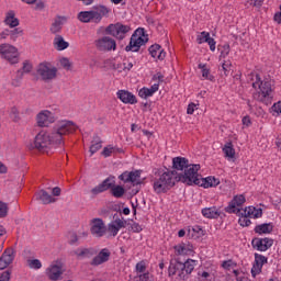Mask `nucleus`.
Here are the masks:
<instances>
[{
	"label": "nucleus",
	"instance_id": "obj_17",
	"mask_svg": "<svg viewBox=\"0 0 281 281\" xmlns=\"http://www.w3.org/2000/svg\"><path fill=\"white\" fill-rule=\"evenodd\" d=\"M254 249L257 251H267L273 247V239L266 237V238H254L251 241Z\"/></svg>",
	"mask_w": 281,
	"mask_h": 281
},
{
	"label": "nucleus",
	"instance_id": "obj_5",
	"mask_svg": "<svg viewBox=\"0 0 281 281\" xmlns=\"http://www.w3.org/2000/svg\"><path fill=\"white\" fill-rule=\"evenodd\" d=\"M196 267V260L188 259L186 262H180L175 259L170 261L169 265V276H178L180 280L188 281L190 280V274L194 271Z\"/></svg>",
	"mask_w": 281,
	"mask_h": 281
},
{
	"label": "nucleus",
	"instance_id": "obj_40",
	"mask_svg": "<svg viewBox=\"0 0 281 281\" xmlns=\"http://www.w3.org/2000/svg\"><path fill=\"white\" fill-rule=\"evenodd\" d=\"M9 117L14 122L15 124L21 122V113L19 112L18 106H12L10 109Z\"/></svg>",
	"mask_w": 281,
	"mask_h": 281
},
{
	"label": "nucleus",
	"instance_id": "obj_46",
	"mask_svg": "<svg viewBox=\"0 0 281 281\" xmlns=\"http://www.w3.org/2000/svg\"><path fill=\"white\" fill-rule=\"evenodd\" d=\"M220 71L224 74V76H229V74H232V64L229 61L223 63Z\"/></svg>",
	"mask_w": 281,
	"mask_h": 281
},
{
	"label": "nucleus",
	"instance_id": "obj_19",
	"mask_svg": "<svg viewBox=\"0 0 281 281\" xmlns=\"http://www.w3.org/2000/svg\"><path fill=\"white\" fill-rule=\"evenodd\" d=\"M111 258V250L108 248H103L100 250V252L93 257V259L90 261L91 267H100V265H104V262H109V259Z\"/></svg>",
	"mask_w": 281,
	"mask_h": 281
},
{
	"label": "nucleus",
	"instance_id": "obj_10",
	"mask_svg": "<svg viewBox=\"0 0 281 281\" xmlns=\"http://www.w3.org/2000/svg\"><path fill=\"white\" fill-rule=\"evenodd\" d=\"M144 36V29L136 30L130 40V44L125 47L127 52H139L142 45H146L148 43V38L142 37Z\"/></svg>",
	"mask_w": 281,
	"mask_h": 281
},
{
	"label": "nucleus",
	"instance_id": "obj_43",
	"mask_svg": "<svg viewBox=\"0 0 281 281\" xmlns=\"http://www.w3.org/2000/svg\"><path fill=\"white\" fill-rule=\"evenodd\" d=\"M260 273H262V265L255 259V263L251 268V276L252 278H256L257 276H260Z\"/></svg>",
	"mask_w": 281,
	"mask_h": 281
},
{
	"label": "nucleus",
	"instance_id": "obj_56",
	"mask_svg": "<svg viewBox=\"0 0 281 281\" xmlns=\"http://www.w3.org/2000/svg\"><path fill=\"white\" fill-rule=\"evenodd\" d=\"M140 281H151L153 280V276L150 274V272H143L142 274L138 276Z\"/></svg>",
	"mask_w": 281,
	"mask_h": 281
},
{
	"label": "nucleus",
	"instance_id": "obj_27",
	"mask_svg": "<svg viewBox=\"0 0 281 281\" xmlns=\"http://www.w3.org/2000/svg\"><path fill=\"white\" fill-rule=\"evenodd\" d=\"M19 19L16 18V13L13 10H10L5 13L4 24L9 27H19Z\"/></svg>",
	"mask_w": 281,
	"mask_h": 281
},
{
	"label": "nucleus",
	"instance_id": "obj_8",
	"mask_svg": "<svg viewBox=\"0 0 281 281\" xmlns=\"http://www.w3.org/2000/svg\"><path fill=\"white\" fill-rule=\"evenodd\" d=\"M36 72L41 80H44V82H49V80H55L58 69L50 63L44 61L37 66Z\"/></svg>",
	"mask_w": 281,
	"mask_h": 281
},
{
	"label": "nucleus",
	"instance_id": "obj_49",
	"mask_svg": "<svg viewBox=\"0 0 281 281\" xmlns=\"http://www.w3.org/2000/svg\"><path fill=\"white\" fill-rule=\"evenodd\" d=\"M8 203L0 201V218H5L8 216Z\"/></svg>",
	"mask_w": 281,
	"mask_h": 281
},
{
	"label": "nucleus",
	"instance_id": "obj_28",
	"mask_svg": "<svg viewBox=\"0 0 281 281\" xmlns=\"http://www.w3.org/2000/svg\"><path fill=\"white\" fill-rule=\"evenodd\" d=\"M255 234H259V236H262V234H271L273 232V224L272 223H265L259 224L254 229Z\"/></svg>",
	"mask_w": 281,
	"mask_h": 281
},
{
	"label": "nucleus",
	"instance_id": "obj_4",
	"mask_svg": "<svg viewBox=\"0 0 281 281\" xmlns=\"http://www.w3.org/2000/svg\"><path fill=\"white\" fill-rule=\"evenodd\" d=\"M182 177H186V173H177V171H165L156 175L153 183L154 192H156V194H166L168 190L175 188L178 181L183 183Z\"/></svg>",
	"mask_w": 281,
	"mask_h": 281
},
{
	"label": "nucleus",
	"instance_id": "obj_57",
	"mask_svg": "<svg viewBox=\"0 0 281 281\" xmlns=\"http://www.w3.org/2000/svg\"><path fill=\"white\" fill-rule=\"evenodd\" d=\"M273 113H277V115H280L281 113V101L274 103L271 108Z\"/></svg>",
	"mask_w": 281,
	"mask_h": 281
},
{
	"label": "nucleus",
	"instance_id": "obj_29",
	"mask_svg": "<svg viewBox=\"0 0 281 281\" xmlns=\"http://www.w3.org/2000/svg\"><path fill=\"white\" fill-rule=\"evenodd\" d=\"M101 148H102V138H100L98 134H94L91 140L89 153L90 155H95V153H98V150H100Z\"/></svg>",
	"mask_w": 281,
	"mask_h": 281
},
{
	"label": "nucleus",
	"instance_id": "obj_24",
	"mask_svg": "<svg viewBox=\"0 0 281 281\" xmlns=\"http://www.w3.org/2000/svg\"><path fill=\"white\" fill-rule=\"evenodd\" d=\"M116 95L124 104H137V98L126 90H119Z\"/></svg>",
	"mask_w": 281,
	"mask_h": 281
},
{
	"label": "nucleus",
	"instance_id": "obj_16",
	"mask_svg": "<svg viewBox=\"0 0 281 281\" xmlns=\"http://www.w3.org/2000/svg\"><path fill=\"white\" fill-rule=\"evenodd\" d=\"M95 46L100 52H111V49L115 50L117 44L115 43V40H113L112 37L104 36L95 41Z\"/></svg>",
	"mask_w": 281,
	"mask_h": 281
},
{
	"label": "nucleus",
	"instance_id": "obj_31",
	"mask_svg": "<svg viewBox=\"0 0 281 281\" xmlns=\"http://www.w3.org/2000/svg\"><path fill=\"white\" fill-rule=\"evenodd\" d=\"M202 215L205 218H218V216H221V213H218V209H216V206H211L203 209Z\"/></svg>",
	"mask_w": 281,
	"mask_h": 281
},
{
	"label": "nucleus",
	"instance_id": "obj_1",
	"mask_svg": "<svg viewBox=\"0 0 281 281\" xmlns=\"http://www.w3.org/2000/svg\"><path fill=\"white\" fill-rule=\"evenodd\" d=\"M78 126L71 121H61L57 123L50 134L47 132H40L33 143L30 144V148H35L40 153H48L52 148V144H63V137L76 133Z\"/></svg>",
	"mask_w": 281,
	"mask_h": 281
},
{
	"label": "nucleus",
	"instance_id": "obj_44",
	"mask_svg": "<svg viewBox=\"0 0 281 281\" xmlns=\"http://www.w3.org/2000/svg\"><path fill=\"white\" fill-rule=\"evenodd\" d=\"M9 36H10L11 41H16V38H19L20 36H23V30H21L19 27L9 30Z\"/></svg>",
	"mask_w": 281,
	"mask_h": 281
},
{
	"label": "nucleus",
	"instance_id": "obj_55",
	"mask_svg": "<svg viewBox=\"0 0 281 281\" xmlns=\"http://www.w3.org/2000/svg\"><path fill=\"white\" fill-rule=\"evenodd\" d=\"M34 10L36 11H43L45 10V2L43 0H36V2L34 3Z\"/></svg>",
	"mask_w": 281,
	"mask_h": 281
},
{
	"label": "nucleus",
	"instance_id": "obj_34",
	"mask_svg": "<svg viewBox=\"0 0 281 281\" xmlns=\"http://www.w3.org/2000/svg\"><path fill=\"white\" fill-rule=\"evenodd\" d=\"M223 153L228 159H234V157H236V149H234V144H232V142L226 143L223 147Z\"/></svg>",
	"mask_w": 281,
	"mask_h": 281
},
{
	"label": "nucleus",
	"instance_id": "obj_9",
	"mask_svg": "<svg viewBox=\"0 0 281 281\" xmlns=\"http://www.w3.org/2000/svg\"><path fill=\"white\" fill-rule=\"evenodd\" d=\"M131 30L132 29L128 25H124L122 23H115V24H110L105 29V32L106 34L114 36V38H119V41H124V38H126V34H128Z\"/></svg>",
	"mask_w": 281,
	"mask_h": 281
},
{
	"label": "nucleus",
	"instance_id": "obj_3",
	"mask_svg": "<svg viewBox=\"0 0 281 281\" xmlns=\"http://www.w3.org/2000/svg\"><path fill=\"white\" fill-rule=\"evenodd\" d=\"M199 170H201V165H192L184 172V177L181 178L182 183L187 186H200V188H216L221 183L215 177L201 178Z\"/></svg>",
	"mask_w": 281,
	"mask_h": 281
},
{
	"label": "nucleus",
	"instance_id": "obj_52",
	"mask_svg": "<svg viewBox=\"0 0 281 281\" xmlns=\"http://www.w3.org/2000/svg\"><path fill=\"white\" fill-rule=\"evenodd\" d=\"M137 273H146V261H139L136 263Z\"/></svg>",
	"mask_w": 281,
	"mask_h": 281
},
{
	"label": "nucleus",
	"instance_id": "obj_18",
	"mask_svg": "<svg viewBox=\"0 0 281 281\" xmlns=\"http://www.w3.org/2000/svg\"><path fill=\"white\" fill-rule=\"evenodd\" d=\"M142 177V171L135 170V171H124L119 176L120 181H123L124 183H133L134 186H139V179Z\"/></svg>",
	"mask_w": 281,
	"mask_h": 281
},
{
	"label": "nucleus",
	"instance_id": "obj_51",
	"mask_svg": "<svg viewBox=\"0 0 281 281\" xmlns=\"http://www.w3.org/2000/svg\"><path fill=\"white\" fill-rule=\"evenodd\" d=\"M119 229H122L124 227H126V221L124 220V217L120 218H115V221L112 222Z\"/></svg>",
	"mask_w": 281,
	"mask_h": 281
},
{
	"label": "nucleus",
	"instance_id": "obj_15",
	"mask_svg": "<svg viewBox=\"0 0 281 281\" xmlns=\"http://www.w3.org/2000/svg\"><path fill=\"white\" fill-rule=\"evenodd\" d=\"M245 195H235L228 206H226L225 212L228 214H240L243 211L239 207L245 203Z\"/></svg>",
	"mask_w": 281,
	"mask_h": 281
},
{
	"label": "nucleus",
	"instance_id": "obj_23",
	"mask_svg": "<svg viewBox=\"0 0 281 281\" xmlns=\"http://www.w3.org/2000/svg\"><path fill=\"white\" fill-rule=\"evenodd\" d=\"M189 160L183 157H175L172 159V166L175 170H184L183 175H186L187 170H190L193 165H189Z\"/></svg>",
	"mask_w": 281,
	"mask_h": 281
},
{
	"label": "nucleus",
	"instance_id": "obj_12",
	"mask_svg": "<svg viewBox=\"0 0 281 281\" xmlns=\"http://www.w3.org/2000/svg\"><path fill=\"white\" fill-rule=\"evenodd\" d=\"M37 126L45 128L56 122V116L49 110H43L36 115Z\"/></svg>",
	"mask_w": 281,
	"mask_h": 281
},
{
	"label": "nucleus",
	"instance_id": "obj_14",
	"mask_svg": "<svg viewBox=\"0 0 281 281\" xmlns=\"http://www.w3.org/2000/svg\"><path fill=\"white\" fill-rule=\"evenodd\" d=\"M33 66L30 61L25 60L22 64V68L16 71L15 78L12 80L11 85L13 87H21V81L25 74H31Z\"/></svg>",
	"mask_w": 281,
	"mask_h": 281
},
{
	"label": "nucleus",
	"instance_id": "obj_2",
	"mask_svg": "<svg viewBox=\"0 0 281 281\" xmlns=\"http://www.w3.org/2000/svg\"><path fill=\"white\" fill-rule=\"evenodd\" d=\"M252 80V88L258 89L259 91L252 94L254 100L257 102H262L266 106H269L273 100V89L271 88V81L269 79L262 80L260 75L250 74Z\"/></svg>",
	"mask_w": 281,
	"mask_h": 281
},
{
	"label": "nucleus",
	"instance_id": "obj_41",
	"mask_svg": "<svg viewBox=\"0 0 281 281\" xmlns=\"http://www.w3.org/2000/svg\"><path fill=\"white\" fill-rule=\"evenodd\" d=\"M217 49L221 54L220 58H227V56H229V52H231L229 44L226 43L224 45H218Z\"/></svg>",
	"mask_w": 281,
	"mask_h": 281
},
{
	"label": "nucleus",
	"instance_id": "obj_11",
	"mask_svg": "<svg viewBox=\"0 0 281 281\" xmlns=\"http://www.w3.org/2000/svg\"><path fill=\"white\" fill-rule=\"evenodd\" d=\"M63 273H65V270L63 269V263H60V262L52 263L46 269V277L50 281L63 280Z\"/></svg>",
	"mask_w": 281,
	"mask_h": 281
},
{
	"label": "nucleus",
	"instance_id": "obj_64",
	"mask_svg": "<svg viewBox=\"0 0 281 281\" xmlns=\"http://www.w3.org/2000/svg\"><path fill=\"white\" fill-rule=\"evenodd\" d=\"M276 146L277 148H279V150H281V134L277 136Z\"/></svg>",
	"mask_w": 281,
	"mask_h": 281
},
{
	"label": "nucleus",
	"instance_id": "obj_6",
	"mask_svg": "<svg viewBox=\"0 0 281 281\" xmlns=\"http://www.w3.org/2000/svg\"><path fill=\"white\" fill-rule=\"evenodd\" d=\"M111 9L105 5L93 7L90 11H81L78 14V19L81 23H100L103 16H109Z\"/></svg>",
	"mask_w": 281,
	"mask_h": 281
},
{
	"label": "nucleus",
	"instance_id": "obj_45",
	"mask_svg": "<svg viewBox=\"0 0 281 281\" xmlns=\"http://www.w3.org/2000/svg\"><path fill=\"white\" fill-rule=\"evenodd\" d=\"M120 229L119 226H115L114 223H110L106 227V232L110 233V236H113V238H115V236H117V234L120 233Z\"/></svg>",
	"mask_w": 281,
	"mask_h": 281
},
{
	"label": "nucleus",
	"instance_id": "obj_13",
	"mask_svg": "<svg viewBox=\"0 0 281 281\" xmlns=\"http://www.w3.org/2000/svg\"><path fill=\"white\" fill-rule=\"evenodd\" d=\"M90 232L95 238H102V236L106 234V225H104V221H102V218H93L91 221Z\"/></svg>",
	"mask_w": 281,
	"mask_h": 281
},
{
	"label": "nucleus",
	"instance_id": "obj_30",
	"mask_svg": "<svg viewBox=\"0 0 281 281\" xmlns=\"http://www.w3.org/2000/svg\"><path fill=\"white\" fill-rule=\"evenodd\" d=\"M40 201H42L43 205H49V203H56V199L47 193L45 190H41L37 193Z\"/></svg>",
	"mask_w": 281,
	"mask_h": 281
},
{
	"label": "nucleus",
	"instance_id": "obj_53",
	"mask_svg": "<svg viewBox=\"0 0 281 281\" xmlns=\"http://www.w3.org/2000/svg\"><path fill=\"white\" fill-rule=\"evenodd\" d=\"M12 270H5L0 274V281H10Z\"/></svg>",
	"mask_w": 281,
	"mask_h": 281
},
{
	"label": "nucleus",
	"instance_id": "obj_50",
	"mask_svg": "<svg viewBox=\"0 0 281 281\" xmlns=\"http://www.w3.org/2000/svg\"><path fill=\"white\" fill-rule=\"evenodd\" d=\"M59 65L66 69L67 71H69V69H71V61H69V58L64 57L59 60Z\"/></svg>",
	"mask_w": 281,
	"mask_h": 281
},
{
	"label": "nucleus",
	"instance_id": "obj_26",
	"mask_svg": "<svg viewBox=\"0 0 281 281\" xmlns=\"http://www.w3.org/2000/svg\"><path fill=\"white\" fill-rule=\"evenodd\" d=\"M151 58H157V60H164L166 58V53L161 48V45L154 44L148 49Z\"/></svg>",
	"mask_w": 281,
	"mask_h": 281
},
{
	"label": "nucleus",
	"instance_id": "obj_59",
	"mask_svg": "<svg viewBox=\"0 0 281 281\" xmlns=\"http://www.w3.org/2000/svg\"><path fill=\"white\" fill-rule=\"evenodd\" d=\"M265 0H249L250 5L255 8H261Z\"/></svg>",
	"mask_w": 281,
	"mask_h": 281
},
{
	"label": "nucleus",
	"instance_id": "obj_21",
	"mask_svg": "<svg viewBox=\"0 0 281 281\" xmlns=\"http://www.w3.org/2000/svg\"><path fill=\"white\" fill-rule=\"evenodd\" d=\"M114 184V178H106L105 180L102 181V183L91 189V194H93V196H98V194H102V192L111 190V188H113Z\"/></svg>",
	"mask_w": 281,
	"mask_h": 281
},
{
	"label": "nucleus",
	"instance_id": "obj_33",
	"mask_svg": "<svg viewBox=\"0 0 281 281\" xmlns=\"http://www.w3.org/2000/svg\"><path fill=\"white\" fill-rule=\"evenodd\" d=\"M54 45L58 52H63L64 49H67V47H69V43L66 42L65 38H63V36L60 35L55 37Z\"/></svg>",
	"mask_w": 281,
	"mask_h": 281
},
{
	"label": "nucleus",
	"instance_id": "obj_60",
	"mask_svg": "<svg viewBox=\"0 0 281 281\" xmlns=\"http://www.w3.org/2000/svg\"><path fill=\"white\" fill-rule=\"evenodd\" d=\"M222 267H223V269L229 270V269H232V267H234V261H232V260L223 261Z\"/></svg>",
	"mask_w": 281,
	"mask_h": 281
},
{
	"label": "nucleus",
	"instance_id": "obj_35",
	"mask_svg": "<svg viewBox=\"0 0 281 281\" xmlns=\"http://www.w3.org/2000/svg\"><path fill=\"white\" fill-rule=\"evenodd\" d=\"M112 196H115V199H122L126 192L124 187L122 186H115V183L110 188Z\"/></svg>",
	"mask_w": 281,
	"mask_h": 281
},
{
	"label": "nucleus",
	"instance_id": "obj_42",
	"mask_svg": "<svg viewBox=\"0 0 281 281\" xmlns=\"http://www.w3.org/2000/svg\"><path fill=\"white\" fill-rule=\"evenodd\" d=\"M199 69L202 70V77L206 80H214L213 76H210V69L207 68V65L205 64H199Z\"/></svg>",
	"mask_w": 281,
	"mask_h": 281
},
{
	"label": "nucleus",
	"instance_id": "obj_61",
	"mask_svg": "<svg viewBox=\"0 0 281 281\" xmlns=\"http://www.w3.org/2000/svg\"><path fill=\"white\" fill-rule=\"evenodd\" d=\"M8 36H10V30L5 29L0 33V41H5V38H8Z\"/></svg>",
	"mask_w": 281,
	"mask_h": 281
},
{
	"label": "nucleus",
	"instance_id": "obj_47",
	"mask_svg": "<svg viewBox=\"0 0 281 281\" xmlns=\"http://www.w3.org/2000/svg\"><path fill=\"white\" fill-rule=\"evenodd\" d=\"M139 98H143L144 100H146L147 98L153 97V92L150 90V88H142L138 92Z\"/></svg>",
	"mask_w": 281,
	"mask_h": 281
},
{
	"label": "nucleus",
	"instance_id": "obj_62",
	"mask_svg": "<svg viewBox=\"0 0 281 281\" xmlns=\"http://www.w3.org/2000/svg\"><path fill=\"white\" fill-rule=\"evenodd\" d=\"M153 80H158V82H164V75L161 72H157L154 75Z\"/></svg>",
	"mask_w": 281,
	"mask_h": 281
},
{
	"label": "nucleus",
	"instance_id": "obj_58",
	"mask_svg": "<svg viewBox=\"0 0 281 281\" xmlns=\"http://www.w3.org/2000/svg\"><path fill=\"white\" fill-rule=\"evenodd\" d=\"M192 229L195 234H199V236H205V231L201 226L196 225Z\"/></svg>",
	"mask_w": 281,
	"mask_h": 281
},
{
	"label": "nucleus",
	"instance_id": "obj_54",
	"mask_svg": "<svg viewBox=\"0 0 281 281\" xmlns=\"http://www.w3.org/2000/svg\"><path fill=\"white\" fill-rule=\"evenodd\" d=\"M255 260L260 262L262 267H263V265H267V262H268L267 257H265L260 254H255Z\"/></svg>",
	"mask_w": 281,
	"mask_h": 281
},
{
	"label": "nucleus",
	"instance_id": "obj_22",
	"mask_svg": "<svg viewBox=\"0 0 281 281\" xmlns=\"http://www.w3.org/2000/svg\"><path fill=\"white\" fill-rule=\"evenodd\" d=\"M74 254L77 258H80V260H85V258H93V256H98V250L93 247L77 248Z\"/></svg>",
	"mask_w": 281,
	"mask_h": 281
},
{
	"label": "nucleus",
	"instance_id": "obj_25",
	"mask_svg": "<svg viewBox=\"0 0 281 281\" xmlns=\"http://www.w3.org/2000/svg\"><path fill=\"white\" fill-rule=\"evenodd\" d=\"M199 45L202 43H207L210 45L211 52H216V41L210 36L209 32L203 31L196 38Z\"/></svg>",
	"mask_w": 281,
	"mask_h": 281
},
{
	"label": "nucleus",
	"instance_id": "obj_20",
	"mask_svg": "<svg viewBox=\"0 0 281 281\" xmlns=\"http://www.w3.org/2000/svg\"><path fill=\"white\" fill-rule=\"evenodd\" d=\"M12 262H14V250L7 248L0 257V271L8 269Z\"/></svg>",
	"mask_w": 281,
	"mask_h": 281
},
{
	"label": "nucleus",
	"instance_id": "obj_32",
	"mask_svg": "<svg viewBox=\"0 0 281 281\" xmlns=\"http://www.w3.org/2000/svg\"><path fill=\"white\" fill-rule=\"evenodd\" d=\"M250 218H261L262 217V209H256L254 206H248L243 210Z\"/></svg>",
	"mask_w": 281,
	"mask_h": 281
},
{
	"label": "nucleus",
	"instance_id": "obj_7",
	"mask_svg": "<svg viewBox=\"0 0 281 281\" xmlns=\"http://www.w3.org/2000/svg\"><path fill=\"white\" fill-rule=\"evenodd\" d=\"M21 54L19 48L10 43L0 44V58L10 65H18Z\"/></svg>",
	"mask_w": 281,
	"mask_h": 281
},
{
	"label": "nucleus",
	"instance_id": "obj_63",
	"mask_svg": "<svg viewBox=\"0 0 281 281\" xmlns=\"http://www.w3.org/2000/svg\"><path fill=\"white\" fill-rule=\"evenodd\" d=\"M132 229L136 233H139V232H142V226L138 223H133Z\"/></svg>",
	"mask_w": 281,
	"mask_h": 281
},
{
	"label": "nucleus",
	"instance_id": "obj_37",
	"mask_svg": "<svg viewBox=\"0 0 281 281\" xmlns=\"http://www.w3.org/2000/svg\"><path fill=\"white\" fill-rule=\"evenodd\" d=\"M175 251H177L179 256H188V254H191L192 251V246H187L186 244H179L175 246Z\"/></svg>",
	"mask_w": 281,
	"mask_h": 281
},
{
	"label": "nucleus",
	"instance_id": "obj_48",
	"mask_svg": "<svg viewBox=\"0 0 281 281\" xmlns=\"http://www.w3.org/2000/svg\"><path fill=\"white\" fill-rule=\"evenodd\" d=\"M27 266L30 267V269H41V267H43V263H41V260L38 259H29Z\"/></svg>",
	"mask_w": 281,
	"mask_h": 281
},
{
	"label": "nucleus",
	"instance_id": "obj_39",
	"mask_svg": "<svg viewBox=\"0 0 281 281\" xmlns=\"http://www.w3.org/2000/svg\"><path fill=\"white\" fill-rule=\"evenodd\" d=\"M60 30H63V18L57 16L50 26V32H52V34H58V32H60Z\"/></svg>",
	"mask_w": 281,
	"mask_h": 281
},
{
	"label": "nucleus",
	"instance_id": "obj_38",
	"mask_svg": "<svg viewBox=\"0 0 281 281\" xmlns=\"http://www.w3.org/2000/svg\"><path fill=\"white\" fill-rule=\"evenodd\" d=\"M237 215L239 216L238 223L241 227H249L251 225V220H249L250 217L246 212L241 211Z\"/></svg>",
	"mask_w": 281,
	"mask_h": 281
},
{
	"label": "nucleus",
	"instance_id": "obj_36",
	"mask_svg": "<svg viewBox=\"0 0 281 281\" xmlns=\"http://www.w3.org/2000/svg\"><path fill=\"white\" fill-rule=\"evenodd\" d=\"M117 153H122V149L115 146L109 145L103 148V150L101 151V155L103 157H111V155H117Z\"/></svg>",
	"mask_w": 281,
	"mask_h": 281
}]
</instances>
